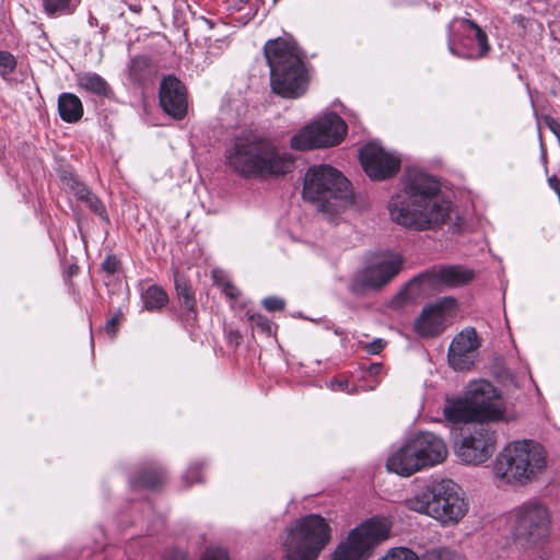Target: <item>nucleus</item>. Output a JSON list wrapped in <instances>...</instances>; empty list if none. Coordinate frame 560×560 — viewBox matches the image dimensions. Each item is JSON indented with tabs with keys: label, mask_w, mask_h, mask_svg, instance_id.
Instances as JSON below:
<instances>
[{
	"label": "nucleus",
	"mask_w": 560,
	"mask_h": 560,
	"mask_svg": "<svg viewBox=\"0 0 560 560\" xmlns=\"http://www.w3.org/2000/svg\"><path fill=\"white\" fill-rule=\"evenodd\" d=\"M421 560H466L458 552L448 548H433L425 551Z\"/></svg>",
	"instance_id": "obj_29"
},
{
	"label": "nucleus",
	"mask_w": 560,
	"mask_h": 560,
	"mask_svg": "<svg viewBox=\"0 0 560 560\" xmlns=\"http://www.w3.org/2000/svg\"><path fill=\"white\" fill-rule=\"evenodd\" d=\"M71 188L74 191L77 198L80 199L81 201H84L86 197H89L92 192L84 184L75 179H73Z\"/></svg>",
	"instance_id": "obj_37"
},
{
	"label": "nucleus",
	"mask_w": 560,
	"mask_h": 560,
	"mask_svg": "<svg viewBox=\"0 0 560 560\" xmlns=\"http://www.w3.org/2000/svg\"><path fill=\"white\" fill-rule=\"evenodd\" d=\"M165 480V474L156 468H145L138 471L130 479L132 488L156 489Z\"/></svg>",
	"instance_id": "obj_25"
},
{
	"label": "nucleus",
	"mask_w": 560,
	"mask_h": 560,
	"mask_svg": "<svg viewBox=\"0 0 560 560\" xmlns=\"http://www.w3.org/2000/svg\"><path fill=\"white\" fill-rule=\"evenodd\" d=\"M83 202L103 220H107L105 206L93 192Z\"/></svg>",
	"instance_id": "obj_32"
},
{
	"label": "nucleus",
	"mask_w": 560,
	"mask_h": 560,
	"mask_svg": "<svg viewBox=\"0 0 560 560\" xmlns=\"http://www.w3.org/2000/svg\"><path fill=\"white\" fill-rule=\"evenodd\" d=\"M303 198L328 217L337 215L354 202L349 180L326 164L310 167L304 176Z\"/></svg>",
	"instance_id": "obj_4"
},
{
	"label": "nucleus",
	"mask_w": 560,
	"mask_h": 560,
	"mask_svg": "<svg viewBox=\"0 0 560 560\" xmlns=\"http://www.w3.org/2000/svg\"><path fill=\"white\" fill-rule=\"evenodd\" d=\"M262 305L267 311L275 312L280 311L284 307V301L277 296H268L264 299Z\"/></svg>",
	"instance_id": "obj_36"
},
{
	"label": "nucleus",
	"mask_w": 560,
	"mask_h": 560,
	"mask_svg": "<svg viewBox=\"0 0 560 560\" xmlns=\"http://www.w3.org/2000/svg\"><path fill=\"white\" fill-rule=\"evenodd\" d=\"M381 560H421L416 552L408 548H395Z\"/></svg>",
	"instance_id": "obj_31"
},
{
	"label": "nucleus",
	"mask_w": 560,
	"mask_h": 560,
	"mask_svg": "<svg viewBox=\"0 0 560 560\" xmlns=\"http://www.w3.org/2000/svg\"><path fill=\"white\" fill-rule=\"evenodd\" d=\"M160 104L163 110L174 119L180 120L187 114V91L182 81L174 75L164 77L159 89Z\"/></svg>",
	"instance_id": "obj_19"
},
{
	"label": "nucleus",
	"mask_w": 560,
	"mask_h": 560,
	"mask_svg": "<svg viewBox=\"0 0 560 560\" xmlns=\"http://www.w3.org/2000/svg\"><path fill=\"white\" fill-rule=\"evenodd\" d=\"M386 346L385 340L377 338L365 346V350L369 354H378Z\"/></svg>",
	"instance_id": "obj_39"
},
{
	"label": "nucleus",
	"mask_w": 560,
	"mask_h": 560,
	"mask_svg": "<svg viewBox=\"0 0 560 560\" xmlns=\"http://www.w3.org/2000/svg\"><path fill=\"white\" fill-rule=\"evenodd\" d=\"M44 11L49 16L72 14L77 8L75 0H42Z\"/></svg>",
	"instance_id": "obj_28"
},
{
	"label": "nucleus",
	"mask_w": 560,
	"mask_h": 560,
	"mask_svg": "<svg viewBox=\"0 0 560 560\" xmlns=\"http://www.w3.org/2000/svg\"><path fill=\"white\" fill-rule=\"evenodd\" d=\"M549 512L538 502H526L515 513V535L518 538L538 540L548 533Z\"/></svg>",
	"instance_id": "obj_17"
},
{
	"label": "nucleus",
	"mask_w": 560,
	"mask_h": 560,
	"mask_svg": "<svg viewBox=\"0 0 560 560\" xmlns=\"http://www.w3.org/2000/svg\"><path fill=\"white\" fill-rule=\"evenodd\" d=\"M16 67L15 57L5 50H0V75L5 79Z\"/></svg>",
	"instance_id": "obj_30"
},
{
	"label": "nucleus",
	"mask_w": 560,
	"mask_h": 560,
	"mask_svg": "<svg viewBox=\"0 0 560 560\" xmlns=\"http://www.w3.org/2000/svg\"><path fill=\"white\" fill-rule=\"evenodd\" d=\"M465 393L477 421H504L505 404L499 390L486 380L468 383Z\"/></svg>",
	"instance_id": "obj_13"
},
{
	"label": "nucleus",
	"mask_w": 560,
	"mask_h": 560,
	"mask_svg": "<svg viewBox=\"0 0 560 560\" xmlns=\"http://www.w3.org/2000/svg\"><path fill=\"white\" fill-rule=\"evenodd\" d=\"M480 346L481 341L475 328H464L453 338L450 345L447 351L450 365L456 371L470 370L475 364Z\"/></svg>",
	"instance_id": "obj_18"
},
{
	"label": "nucleus",
	"mask_w": 560,
	"mask_h": 560,
	"mask_svg": "<svg viewBox=\"0 0 560 560\" xmlns=\"http://www.w3.org/2000/svg\"><path fill=\"white\" fill-rule=\"evenodd\" d=\"M250 322H252V325L257 327L261 332H264L268 336L272 334V324L265 316L259 315V314L252 315Z\"/></svg>",
	"instance_id": "obj_33"
},
{
	"label": "nucleus",
	"mask_w": 560,
	"mask_h": 560,
	"mask_svg": "<svg viewBox=\"0 0 560 560\" xmlns=\"http://www.w3.org/2000/svg\"><path fill=\"white\" fill-rule=\"evenodd\" d=\"M243 3H247L249 0H240Z\"/></svg>",
	"instance_id": "obj_45"
},
{
	"label": "nucleus",
	"mask_w": 560,
	"mask_h": 560,
	"mask_svg": "<svg viewBox=\"0 0 560 560\" xmlns=\"http://www.w3.org/2000/svg\"><path fill=\"white\" fill-rule=\"evenodd\" d=\"M360 161L366 175L374 180L395 176L400 170L401 159L377 142H370L360 150Z\"/></svg>",
	"instance_id": "obj_15"
},
{
	"label": "nucleus",
	"mask_w": 560,
	"mask_h": 560,
	"mask_svg": "<svg viewBox=\"0 0 560 560\" xmlns=\"http://www.w3.org/2000/svg\"><path fill=\"white\" fill-rule=\"evenodd\" d=\"M201 560H230L228 551L219 547H210L205 551Z\"/></svg>",
	"instance_id": "obj_34"
},
{
	"label": "nucleus",
	"mask_w": 560,
	"mask_h": 560,
	"mask_svg": "<svg viewBox=\"0 0 560 560\" xmlns=\"http://www.w3.org/2000/svg\"><path fill=\"white\" fill-rule=\"evenodd\" d=\"M348 382L346 380L343 381H339V380H335V381H331L330 383V388L332 390H348Z\"/></svg>",
	"instance_id": "obj_42"
},
{
	"label": "nucleus",
	"mask_w": 560,
	"mask_h": 560,
	"mask_svg": "<svg viewBox=\"0 0 560 560\" xmlns=\"http://www.w3.org/2000/svg\"><path fill=\"white\" fill-rule=\"evenodd\" d=\"M420 452L421 448H418L411 439L388 457L386 467L392 472L409 477L424 468Z\"/></svg>",
	"instance_id": "obj_20"
},
{
	"label": "nucleus",
	"mask_w": 560,
	"mask_h": 560,
	"mask_svg": "<svg viewBox=\"0 0 560 560\" xmlns=\"http://www.w3.org/2000/svg\"><path fill=\"white\" fill-rule=\"evenodd\" d=\"M401 264L402 259L398 254L380 255L371 265L353 276L349 284L350 291L362 295L368 290L382 288L399 272Z\"/></svg>",
	"instance_id": "obj_14"
},
{
	"label": "nucleus",
	"mask_w": 560,
	"mask_h": 560,
	"mask_svg": "<svg viewBox=\"0 0 560 560\" xmlns=\"http://www.w3.org/2000/svg\"><path fill=\"white\" fill-rule=\"evenodd\" d=\"M264 52L270 69V86L284 98H298L307 89L308 72L303 54L292 37L267 40Z\"/></svg>",
	"instance_id": "obj_3"
},
{
	"label": "nucleus",
	"mask_w": 560,
	"mask_h": 560,
	"mask_svg": "<svg viewBox=\"0 0 560 560\" xmlns=\"http://www.w3.org/2000/svg\"><path fill=\"white\" fill-rule=\"evenodd\" d=\"M58 112L63 121L77 122L83 116V105L75 94L61 93L58 97Z\"/></svg>",
	"instance_id": "obj_23"
},
{
	"label": "nucleus",
	"mask_w": 560,
	"mask_h": 560,
	"mask_svg": "<svg viewBox=\"0 0 560 560\" xmlns=\"http://www.w3.org/2000/svg\"><path fill=\"white\" fill-rule=\"evenodd\" d=\"M383 370L382 363H372L368 369V374L370 376H377Z\"/></svg>",
	"instance_id": "obj_43"
},
{
	"label": "nucleus",
	"mask_w": 560,
	"mask_h": 560,
	"mask_svg": "<svg viewBox=\"0 0 560 560\" xmlns=\"http://www.w3.org/2000/svg\"><path fill=\"white\" fill-rule=\"evenodd\" d=\"M119 267V261L115 256H107L102 264V268L109 275H114Z\"/></svg>",
	"instance_id": "obj_38"
},
{
	"label": "nucleus",
	"mask_w": 560,
	"mask_h": 560,
	"mask_svg": "<svg viewBox=\"0 0 560 560\" xmlns=\"http://www.w3.org/2000/svg\"><path fill=\"white\" fill-rule=\"evenodd\" d=\"M405 506L425 514L442 525H454L464 518L469 505L460 486L451 479H442L407 499Z\"/></svg>",
	"instance_id": "obj_5"
},
{
	"label": "nucleus",
	"mask_w": 560,
	"mask_h": 560,
	"mask_svg": "<svg viewBox=\"0 0 560 560\" xmlns=\"http://www.w3.org/2000/svg\"><path fill=\"white\" fill-rule=\"evenodd\" d=\"M544 447L530 440L508 444L497 456L494 475L506 483L526 485L546 470Z\"/></svg>",
	"instance_id": "obj_6"
},
{
	"label": "nucleus",
	"mask_w": 560,
	"mask_h": 560,
	"mask_svg": "<svg viewBox=\"0 0 560 560\" xmlns=\"http://www.w3.org/2000/svg\"><path fill=\"white\" fill-rule=\"evenodd\" d=\"M331 539L328 522L318 514H310L292 522L282 536L285 560H317Z\"/></svg>",
	"instance_id": "obj_7"
},
{
	"label": "nucleus",
	"mask_w": 560,
	"mask_h": 560,
	"mask_svg": "<svg viewBox=\"0 0 560 560\" xmlns=\"http://www.w3.org/2000/svg\"><path fill=\"white\" fill-rule=\"evenodd\" d=\"M456 304V300L451 296L427 304L413 323L415 332L421 338H433L443 334Z\"/></svg>",
	"instance_id": "obj_16"
},
{
	"label": "nucleus",
	"mask_w": 560,
	"mask_h": 560,
	"mask_svg": "<svg viewBox=\"0 0 560 560\" xmlns=\"http://www.w3.org/2000/svg\"><path fill=\"white\" fill-rule=\"evenodd\" d=\"M416 446L421 448L420 458L423 466L430 467L442 463L447 455L443 440L430 432H423L413 438Z\"/></svg>",
	"instance_id": "obj_21"
},
{
	"label": "nucleus",
	"mask_w": 560,
	"mask_h": 560,
	"mask_svg": "<svg viewBox=\"0 0 560 560\" xmlns=\"http://www.w3.org/2000/svg\"><path fill=\"white\" fill-rule=\"evenodd\" d=\"M498 434L491 423L475 421L465 425L455 443L457 458L470 466L488 462L497 450Z\"/></svg>",
	"instance_id": "obj_8"
},
{
	"label": "nucleus",
	"mask_w": 560,
	"mask_h": 560,
	"mask_svg": "<svg viewBox=\"0 0 560 560\" xmlns=\"http://www.w3.org/2000/svg\"><path fill=\"white\" fill-rule=\"evenodd\" d=\"M347 133L346 122L337 115H326L291 138V147L304 151L339 144Z\"/></svg>",
	"instance_id": "obj_11"
},
{
	"label": "nucleus",
	"mask_w": 560,
	"mask_h": 560,
	"mask_svg": "<svg viewBox=\"0 0 560 560\" xmlns=\"http://www.w3.org/2000/svg\"><path fill=\"white\" fill-rule=\"evenodd\" d=\"M143 307L150 312L162 310L168 302L167 293L159 285H150L141 293Z\"/></svg>",
	"instance_id": "obj_26"
},
{
	"label": "nucleus",
	"mask_w": 560,
	"mask_h": 560,
	"mask_svg": "<svg viewBox=\"0 0 560 560\" xmlns=\"http://www.w3.org/2000/svg\"><path fill=\"white\" fill-rule=\"evenodd\" d=\"M447 47L452 55L470 60L485 58L491 46L486 32L474 21L454 19L447 26Z\"/></svg>",
	"instance_id": "obj_9"
},
{
	"label": "nucleus",
	"mask_w": 560,
	"mask_h": 560,
	"mask_svg": "<svg viewBox=\"0 0 560 560\" xmlns=\"http://www.w3.org/2000/svg\"><path fill=\"white\" fill-rule=\"evenodd\" d=\"M402 188L387 203L390 220L406 229L427 231L448 219L451 203L440 196V183L418 168H408Z\"/></svg>",
	"instance_id": "obj_1"
},
{
	"label": "nucleus",
	"mask_w": 560,
	"mask_h": 560,
	"mask_svg": "<svg viewBox=\"0 0 560 560\" xmlns=\"http://www.w3.org/2000/svg\"><path fill=\"white\" fill-rule=\"evenodd\" d=\"M77 84L88 93L100 97H108L112 89L107 81L95 72H83L77 75Z\"/></svg>",
	"instance_id": "obj_24"
},
{
	"label": "nucleus",
	"mask_w": 560,
	"mask_h": 560,
	"mask_svg": "<svg viewBox=\"0 0 560 560\" xmlns=\"http://www.w3.org/2000/svg\"><path fill=\"white\" fill-rule=\"evenodd\" d=\"M183 481L186 487L192 486L197 481H201L200 479V466L191 465L188 467L187 471L183 475Z\"/></svg>",
	"instance_id": "obj_35"
},
{
	"label": "nucleus",
	"mask_w": 560,
	"mask_h": 560,
	"mask_svg": "<svg viewBox=\"0 0 560 560\" xmlns=\"http://www.w3.org/2000/svg\"><path fill=\"white\" fill-rule=\"evenodd\" d=\"M224 292L232 298L235 296V288L232 284H226L224 288Z\"/></svg>",
	"instance_id": "obj_44"
},
{
	"label": "nucleus",
	"mask_w": 560,
	"mask_h": 560,
	"mask_svg": "<svg viewBox=\"0 0 560 560\" xmlns=\"http://www.w3.org/2000/svg\"><path fill=\"white\" fill-rule=\"evenodd\" d=\"M175 289L179 300L187 310V319H195L196 317V301L188 282L183 278H175Z\"/></svg>",
	"instance_id": "obj_27"
},
{
	"label": "nucleus",
	"mask_w": 560,
	"mask_h": 560,
	"mask_svg": "<svg viewBox=\"0 0 560 560\" xmlns=\"http://www.w3.org/2000/svg\"><path fill=\"white\" fill-rule=\"evenodd\" d=\"M443 413L453 423L464 422L467 425L477 421L465 392L463 398L447 399Z\"/></svg>",
	"instance_id": "obj_22"
},
{
	"label": "nucleus",
	"mask_w": 560,
	"mask_h": 560,
	"mask_svg": "<svg viewBox=\"0 0 560 560\" xmlns=\"http://www.w3.org/2000/svg\"><path fill=\"white\" fill-rule=\"evenodd\" d=\"M388 533L386 522L371 518L349 533L347 539L338 545L331 560H365L372 549L388 537Z\"/></svg>",
	"instance_id": "obj_10"
},
{
	"label": "nucleus",
	"mask_w": 560,
	"mask_h": 560,
	"mask_svg": "<svg viewBox=\"0 0 560 560\" xmlns=\"http://www.w3.org/2000/svg\"><path fill=\"white\" fill-rule=\"evenodd\" d=\"M118 324H119V317L118 316H114L110 319H108L106 322V326H105V329H106L107 334L110 335L112 337H114L116 331H117Z\"/></svg>",
	"instance_id": "obj_41"
},
{
	"label": "nucleus",
	"mask_w": 560,
	"mask_h": 560,
	"mask_svg": "<svg viewBox=\"0 0 560 560\" xmlns=\"http://www.w3.org/2000/svg\"><path fill=\"white\" fill-rule=\"evenodd\" d=\"M475 278V272L462 265H441L413 277L406 287L410 296L428 290L463 287Z\"/></svg>",
	"instance_id": "obj_12"
},
{
	"label": "nucleus",
	"mask_w": 560,
	"mask_h": 560,
	"mask_svg": "<svg viewBox=\"0 0 560 560\" xmlns=\"http://www.w3.org/2000/svg\"><path fill=\"white\" fill-rule=\"evenodd\" d=\"M544 121L550 131L560 140V122L551 116H545Z\"/></svg>",
	"instance_id": "obj_40"
},
{
	"label": "nucleus",
	"mask_w": 560,
	"mask_h": 560,
	"mask_svg": "<svg viewBox=\"0 0 560 560\" xmlns=\"http://www.w3.org/2000/svg\"><path fill=\"white\" fill-rule=\"evenodd\" d=\"M226 163L244 177L283 175L293 168V159L267 138L242 132L225 152Z\"/></svg>",
	"instance_id": "obj_2"
}]
</instances>
